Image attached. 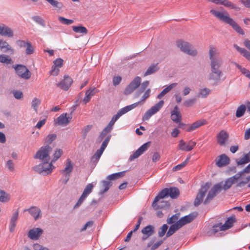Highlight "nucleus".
Here are the masks:
<instances>
[{
	"mask_svg": "<svg viewBox=\"0 0 250 250\" xmlns=\"http://www.w3.org/2000/svg\"><path fill=\"white\" fill-rule=\"evenodd\" d=\"M210 13L220 21L229 24L238 34L242 35L245 34V32L242 28L230 18L227 11H219L211 9Z\"/></svg>",
	"mask_w": 250,
	"mask_h": 250,
	"instance_id": "nucleus-1",
	"label": "nucleus"
},
{
	"mask_svg": "<svg viewBox=\"0 0 250 250\" xmlns=\"http://www.w3.org/2000/svg\"><path fill=\"white\" fill-rule=\"evenodd\" d=\"M209 57L210 61V69L220 70L222 65L223 61L219 57V53L213 46H210L209 50Z\"/></svg>",
	"mask_w": 250,
	"mask_h": 250,
	"instance_id": "nucleus-2",
	"label": "nucleus"
},
{
	"mask_svg": "<svg viewBox=\"0 0 250 250\" xmlns=\"http://www.w3.org/2000/svg\"><path fill=\"white\" fill-rule=\"evenodd\" d=\"M179 195V190L178 188L173 187L165 188L160 191L154 200V204L157 201L164 199V198L170 196L172 199H176Z\"/></svg>",
	"mask_w": 250,
	"mask_h": 250,
	"instance_id": "nucleus-3",
	"label": "nucleus"
},
{
	"mask_svg": "<svg viewBox=\"0 0 250 250\" xmlns=\"http://www.w3.org/2000/svg\"><path fill=\"white\" fill-rule=\"evenodd\" d=\"M43 161L42 163L35 166L33 167V169L37 172L42 174L43 175H48L50 174L53 170L55 168V167L53 165V163L51 161Z\"/></svg>",
	"mask_w": 250,
	"mask_h": 250,
	"instance_id": "nucleus-4",
	"label": "nucleus"
},
{
	"mask_svg": "<svg viewBox=\"0 0 250 250\" xmlns=\"http://www.w3.org/2000/svg\"><path fill=\"white\" fill-rule=\"evenodd\" d=\"M176 43L177 47L182 52L192 56H195L197 54L196 49L188 42L183 40H178Z\"/></svg>",
	"mask_w": 250,
	"mask_h": 250,
	"instance_id": "nucleus-5",
	"label": "nucleus"
},
{
	"mask_svg": "<svg viewBox=\"0 0 250 250\" xmlns=\"http://www.w3.org/2000/svg\"><path fill=\"white\" fill-rule=\"evenodd\" d=\"M52 150V147L48 145L42 146L36 152L34 158L36 159H39L41 161H50V153L51 152Z\"/></svg>",
	"mask_w": 250,
	"mask_h": 250,
	"instance_id": "nucleus-6",
	"label": "nucleus"
},
{
	"mask_svg": "<svg viewBox=\"0 0 250 250\" xmlns=\"http://www.w3.org/2000/svg\"><path fill=\"white\" fill-rule=\"evenodd\" d=\"M16 74L20 78L24 80L29 79L31 76V73L27 68L22 64H16L13 66Z\"/></svg>",
	"mask_w": 250,
	"mask_h": 250,
	"instance_id": "nucleus-7",
	"label": "nucleus"
},
{
	"mask_svg": "<svg viewBox=\"0 0 250 250\" xmlns=\"http://www.w3.org/2000/svg\"><path fill=\"white\" fill-rule=\"evenodd\" d=\"M164 104V101L161 100L154 105L152 106L145 113L142 118L143 120H148L152 115L157 113L161 109V108L163 106Z\"/></svg>",
	"mask_w": 250,
	"mask_h": 250,
	"instance_id": "nucleus-8",
	"label": "nucleus"
},
{
	"mask_svg": "<svg viewBox=\"0 0 250 250\" xmlns=\"http://www.w3.org/2000/svg\"><path fill=\"white\" fill-rule=\"evenodd\" d=\"M223 76V73L220 70L211 69L210 72L208 76V80L213 81L214 85H217L221 82L225 80V78L222 79Z\"/></svg>",
	"mask_w": 250,
	"mask_h": 250,
	"instance_id": "nucleus-9",
	"label": "nucleus"
},
{
	"mask_svg": "<svg viewBox=\"0 0 250 250\" xmlns=\"http://www.w3.org/2000/svg\"><path fill=\"white\" fill-rule=\"evenodd\" d=\"M209 188V185L208 183H206L201 187L194 202L195 206H198L201 204L203 201L204 197H205V194L208 190Z\"/></svg>",
	"mask_w": 250,
	"mask_h": 250,
	"instance_id": "nucleus-10",
	"label": "nucleus"
},
{
	"mask_svg": "<svg viewBox=\"0 0 250 250\" xmlns=\"http://www.w3.org/2000/svg\"><path fill=\"white\" fill-rule=\"evenodd\" d=\"M141 78L139 77H136L126 87L124 93L126 95L129 94L133 92L141 84Z\"/></svg>",
	"mask_w": 250,
	"mask_h": 250,
	"instance_id": "nucleus-11",
	"label": "nucleus"
},
{
	"mask_svg": "<svg viewBox=\"0 0 250 250\" xmlns=\"http://www.w3.org/2000/svg\"><path fill=\"white\" fill-rule=\"evenodd\" d=\"M139 102H137L122 108L118 111L117 113L115 115L112 117V118L116 122L122 115L137 107L139 104Z\"/></svg>",
	"mask_w": 250,
	"mask_h": 250,
	"instance_id": "nucleus-12",
	"label": "nucleus"
},
{
	"mask_svg": "<svg viewBox=\"0 0 250 250\" xmlns=\"http://www.w3.org/2000/svg\"><path fill=\"white\" fill-rule=\"evenodd\" d=\"M242 177L241 174L239 172L234 176L228 178L224 184H222L223 189L227 190L230 188L232 185L237 182Z\"/></svg>",
	"mask_w": 250,
	"mask_h": 250,
	"instance_id": "nucleus-13",
	"label": "nucleus"
},
{
	"mask_svg": "<svg viewBox=\"0 0 250 250\" xmlns=\"http://www.w3.org/2000/svg\"><path fill=\"white\" fill-rule=\"evenodd\" d=\"M196 143L190 140L187 144L183 140L179 141L178 147L180 150L186 151H190L192 150L195 146Z\"/></svg>",
	"mask_w": 250,
	"mask_h": 250,
	"instance_id": "nucleus-14",
	"label": "nucleus"
},
{
	"mask_svg": "<svg viewBox=\"0 0 250 250\" xmlns=\"http://www.w3.org/2000/svg\"><path fill=\"white\" fill-rule=\"evenodd\" d=\"M149 142L144 144L132 155L130 156L129 160L132 161L135 159L138 158L148 149L149 146Z\"/></svg>",
	"mask_w": 250,
	"mask_h": 250,
	"instance_id": "nucleus-15",
	"label": "nucleus"
},
{
	"mask_svg": "<svg viewBox=\"0 0 250 250\" xmlns=\"http://www.w3.org/2000/svg\"><path fill=\"white\" fill-rule=\"evenodd\" d=\"M197 215L198 213L197 212H193L188 215L181 218L177 222L182 227L185 225L189 223L192 221L197 216Z\"/></svg>",
	"mask_w": 250,
	"mask_h": 250,
	"instance_id": "nucleus-16",
	"label": "nucleus"
},
{
	"mask_svg": "<svg viewBox=\"0 0 250 250\" xmlns=\"http://www.w3.org/2000/svg\"><path fill=\"white\" fill-rule=\"evenodd\" d=\"M228 133L224 130H221L217 135V141L218 144L221 146H225L229 139Z\"/></svg>",
	"mask_w": 250,
	"mask_h": 250,
	"instance_id": "nucleus-17",
	"label": "nucleus"
},
{
	"mask_svg": "<svg viewBox=\"0 0 250 250\" xmlns=\"http://www.w3.org/2000/svg\"><path fill=\"white\" fill-rule=\"evenodd\" d=\"M43 230L41 228H33L28 233V237L32 240H38L42 234Z\"/></svg>",
	"mask_w": 250,
	"mask_h": 250,
	"instance_id": "nucleus-18",
	"label": "nucleus"
},
{
	"mask_svg": "<svg viewBox=\"0 0 250 250\" xmlns=\"http://www.w3.org/2000/svg\"><path fill=\"white\" fill-rule=\"evenodd\" d=\"M67 113L61 115L57 119V123L58 125L65 126L67 125L71 121V116L67 117Z\"/></svg>",
	"mask_w": 250,
	"mask_h": 250,
	"instance_id": "nucleus-19",
	"label": "nucleus"
},
{
	"mask_svg": "<svg viewBox=\"0 0 250 250\" xmlns=\"http://www.w3.org/2000/svg\"><path fill=\"white\" fill-rule=\"evenodd\" d=\"M72 82V79L70 77L65 76L64 79L58 83L57 86L64 90H67L71 85Z\"/></svg>",
	"mask_w": 250,
	"mask_h": 250,
	"instance_id": "nucleus-20",
	"label": "nucleus"
},
{
	"mask_svg": "<svg viewBox=\"0 0 250 250\" xmlns=\"http://www.w3.org/2000/svg\"><path fill=\"white\" fill-rule=\"evenodd\" d=\"M0 35L11 38L14 36V33L10 27L1 24H0Z\"/></svg>",
	"mask_w": 250,
	"mask_h": 250,
	"instance_id": "nucleus-21",
	"label": "nucleus"
},
{
	"mask_svg": "<svg viewBox=\"0 0 250 250\" xmlns=\"http://www.w3.org/2000/svg\"><path fill=\"white\" fill-rule=\"evenodd\" d=\"M141 232L144 234L142 240H145L154 233V227L152 225H148L144 228L142 229Z\"/></svg>",
	"mask_w": 250,
	"mask_h": 250,
	"instance_id": "nucleus-22",
	"label": "nucleus"
},
{
	"mask_svg": "<svg viewBox=\"0 0 250 250\" xmlns=\"http://www.w3.org/2000/svg\"><path fill=\"white\" fill-rule=\"evenodd\" d=\"M24 211H28L35 220L42 217L41 210L37 207H31L29 208L24 210Z\"/></svg>",
	"mask_w": 250,
	"mask_h": 250,
	"instance_id": "nucleus-23",
	"label": "nucleus"
},
{
	"mask_svg": "<svg viewBox=\"0 0 250 250\" xmlns=\"http://www.w3.org/2000/svg\"><path fill=\"white\" fill-rule=\"evenodd\" d=\"M171 119L176 123H180L181 120V116L177 105H175L171 112Z\"/></svg>",
	"mask_w": 250,
	"mask_h": 250,
	"instance_id": "nucleus-24",
	"label": "nucleus"
},
{
	"mask_svg": "<svg viewBox=\"0 0 250 250\" xmlns=\"http://www.w3.org/2000/svg\"><path fill=\"white\" fill-rule=\"evenodd\" d=\"M207 122L205 119H202L197 121L196 122L193 123L191 125H190L187 128V131L191 132L196 129L199 128V127L207 124Z\"/></svg>",
	"mask_w": 250,
	"mask_h": 250,
	"instance_id": "nucleus-25",
	"label": "nucleus"
},
{
	"mask_svg": "<svg viewBox=\"0 0 250 250\" xmlns=\"http://www.w3.org/2000/svg\"><path fill=\"white\" fill-rule=\"evenodd\" d=\"M229 159L225 154L221 155L217 160H216V164L218 167H222L229 164Z\"/></svg>",
	"mask_w": 250,
	"mask_h": 250,
	"instance_id": "nucleus-26",
	"label": "nucleus"
},
{
	"mask_svg": "<svg viewBox=\"0 0 250 250\" xmlns=\"http://www.w3.org/2000/svg\"><path fill=\"white\" fill-rule=\"evenodd\" d=\"M73 169V166L70 159H67L66 161V164L64 168L61 171L63 175H71V173Z\"/></svg>",
	"mask_w": 250,
	"mask_h": 250,
	"instance_id": "nucleus-27",
	"label": "nucleus"
},
{
	"mask_svg": "<svg viewBox=\"0 0 250 250\" xmlns=\"http://www.w3.org/2000/svg\"><path fill=\"white\" fill-rule=\"evenodd\" d=\"M236 221V219L234 216H230L228 218L224 224L221 223V227L222 229L224 230H227L232 227L233 223Z\"/></svg>",
	"mask_w": 250,
	"mask_h": 250,
	"instance_id": "nucleus-28",
	"label": "nucleus"
},
{
	"mask_svg": "<svg viewBox=\"0 0 250 250\" xmlns=\"http://www.w3.org/2000/svg\"><path fill=\"white\" fill-rule=\"evenodd\" d=\"M182 228L178 222L177 221L175 223L172 224L169 227L168 231L166 234V237H168L174 234L177 230Z\"/></svg>",
	"mask_w": 250,
	"mask_h": 250,
	"instance_id": "nucleus-29",
	"label": "nucleus"
},
{
	"mask_svg": "<svg viewBox=\"0 0 250 250\" xmlns=\"http://www.w3.org/2000/svg\"><path fill=\"white\" fill-rule=\"evenodd\" d=\"M153 207L156 209L159 208H168L170 206V204L167 201H157L155 204H154V201L152 203Z\"/></svg>",
	"mask_w": 250,
	"mask_h": 250,
	"instance_id": "nucleus-30",
	"label": "nucleus"
},
{
	"mask_svg": "<svg viewBox=\"0 0 250 250\" xmlns=\"http://www.w3.org/2000/svg\"><path fill=\"white\" fill-rule=\"evenodd\" d=\"M177 85V83H174L169 84L167 87L164 89L162 90V91L158 95L157 98L158 99H161L164 96H165L167 93L169 92L172 88H173Z\"/></svg>",
	"mask_w": 250,
	"mask_h": 250,
	"instance_id": "nucleus-31",
	"label": "nucleus"
},
{
	"mask_svg": "<svg viewBox=\"0 0 250 250\" xmlns=\"http://www.w3.org/2000/svg\"><path fill=\"white\" fill-rule=\"evenodd\" d=\"M0 48L3 52H7L8 51L12 53L14 52V50L6 41H0Z\"/></svg>",
	"mask_w": 250,
	"mask_h": 250,
	"instance_id": "nucleus-32",
	"label": "nucleus"
},
{
	"mask_svg": "<svg viewBox=\"0 0 250 250\" xmlns=\"http://www.w3.org/2000/svg\"><path fill=\"white\" fill-rule=\"evenodd\" d=\"M234 47L236 49L242 54L248 60L250 59V52L244 48L240 47L237 44H234Z\"/></svg>",
	"mask_w": 250,
	"mask_h": 250,
	"instance_id": "nucleus-33",
	"label": "nucleus"
},
{
	"mask_svg": "<svg viewBox=\"0 0 250 250\" xmlns=\"http://www.w3.org/2000/svg\"><path fill=\"white\" fill-rule=\"evenodd\" d=\"M10 195L3 190L0 189V202H7L10 200Z\"/></svg>",
	"mask_w": 250,
	"mask_h": 250,
	"instance_id": "nucleus-34",
	"label": "nucleus"
},
{
	"mask_svg": "<svg viewBox=\"0 0 250 250\" xmlns=\"http://www.w3.org/2000/svg\"><path fill=\"white\" fill-rule=\"evenodd\" d=\"M73 30L78 33H81L83 34H86L88 32L87 29L84 26L82 25L80 26H72Z\"/></svg>",
	"mask_w": 250,
	"mask_h": 250,
	"instance_id": "nucleus-35",
	"label": "nucleus"
},
{
	"mask_svg": "<svg viewBox=\"0 0 250 250\" xmlns=\"http://www.w3.org/2000/svg\"><path fill=\"white\" fill-rule=\"evenodd\" d=\"M158 70V67L157 64H153L151 65L145 72L144 76L151 75Z\"/></svg>",
	"mask_w": 250,
	"mask_h": 250,
	"instance_id": "nucleus-36",
	"label": "nucleus"
},
{
	"mask_svg": "<svg viewBox=\"0 0 250 250\" xmlns=\"http://www.w3.org/2000/svg\"><path fill=\"white\" fill-rule=\"evenodd\" d=\"M246 110V106L244 104H241L237 108L236 112V116L237 118L242 117Z\"/></svg>",
	"mask_w": 250,
	"mask_h": 250,
	"instance_id": "nucleus-37",
	"label": "nucleus"
},
{
	"mask_svg": "<svg viewBox=\"0 0 250 250\" xmlns=\"http://www.w3.org/2000/svg\"><path fill=\"white\" fill-rule=\"evenodd\" d=\"M94 89L95 88L89 89L85 92V96L83 99V102L85 104L88 103L91 97L94 95Z\"/></svg>",
	"mask_w": 250,
	"mask_h": 250,
	"instance_id": "nucleus-38",
	"label": "nucleus"
},
{
	"mask_svg": "<svg viewBox=\"0 0 250 250\" xmlns=\"http://www.w3.org/2000/svg\"><path fill=\"white\" fill-rule=\"evenodd\" d=\"M125 173V171H122L120 172H117L115 173H113L108 175L107 177V179L109 180H113L115 179H118L120 177H122L124 176Z\"/></svg>",
	"mask_w": 250,
	"mask_h": 250,
	"instance_id": "nucleus-39",
	"label": "nucleus"
},
{
	"mask_svg": "<svg viewBox=\"0 0 250 250\" xmlns=\"http://www.w3.org/2000/svg\"><path fill=\"white\" fill-rule=\"evenodd\" d=\"M103 187L104 188L103 190H101L100 193L101 194H104V192L108 191L109 188L112 185L111 182L110 181H106L103 180L102 181Z\"/></svg>",
	"mask_w": 250,
	"mask_h": 250,
	"instance_id": "nucleus-40",
	"label": "nucleus"
},
{
	"mask_svg": "<svg viewBox=\"0 0 250 250\" xmlns=\"http://www.w3.org/2000/svg\"><path fill=\"white\" fill-rule=\"evenodd\" d=\"M32 19L42 27H44L45 26V21L41 17L39 16H34L32 17Z\"/></svg>",
	"mask_w": 250,
	"mask_h": 250,
	"instance_id": "nucleus-41",
	"label": "nucleus"
},
{
	"mask_svg": "<svg viewBox=\"0 0 250 250\" xmlns=\"http://www.w3.org/2000/svg\"><path fill=\"white\" fill-rule=\"evenodd\" d=\"M96 185V183L94 184L93 183H90L88 184L85 188L83 192V194L87 197L88 194H89L91 191L92 190L94 187V186Z\"/></svg>",
	"mask_w": 250,
	"mask_h": 250,
	"instance_id": "nucleus-42",
	"label": "nucleus"
},
{
	"mask_svg": "<svg viewBox=\"0 0 250 250\" xmlns=\"http://www.w3.org/2000/svg\"><path fill=\"white\" fill-rule=\"evenodd\" d=\"M210 90L208 88L201 89L198 93V97L203 98H206L210 93Z\"/></svg>",
	"mask_w": 250,
	"mask_h": 250,
	"instance_id": "nucleus-43",
	"label": "nucleus"
},
{
	"mask_svg": "<svg viewBox=\"0 0 250 250\" xmlns=\"http://www.w3.org/2000/svg\"><path fill=\"white\" fill-rule=\"evenodd\" d=\"M62 153L63 151L61 149H56L53 154V159L51 160L52 163H54L59 158L61 157Z\"/></svg>",
	"mask_w": 250,
	"mask_h": 250,
	"instance_id": "nucleus-44",
	"label": "nucleus"
},
{
	"mask_svg": "<svg viewBox=\"0 0 250 250\" xmlns=\"http://www.w3.org/2000/svg\"><path fill=\"white\" fill-rule=\"evenodd\" d=\"M222 5L231 9H238L234 4L229 0H223L222 1Z\"/></svg>",
	"mask_w": 250,
	"mask_h": 250,
	"instance_id": "nucleus-45",
	"label": "nucleus"
},
{
	"mask_svg": "<svg viewBox=\"0 0 250 250\" xmlns=\"http://www.w3.org/2000/svg\"><path fill=\"white\" fill-rule=\"evenodd\" d=\"M103 152L98 149L94 155L91 157V161L95 163L97 162L100 159L101 155H102Z\"/></svg>",
	"mask_w": 250,
	"mask_h": 250,
	"instance_id": "nucleus-46",
	"label": "nucleus"
},
{
	"mask_svg": "<svg viewBox=\"0 0 250 250\" xmlns=\"http://www.w3.org/2000/svg\"><path fill=\"white\" fill-rule=\"evenodd\" d=\"M250 162V159H249L247 156L244 154L243 157L237 160L236 163L237 165H243L247 164Z\"/></svg>",
	"mask_w": 250,
	"mask_h": 250,
	"instance_id": "nucleus-47",
	"label": "nucleus"
},
{
	"mask_svg": "<svg viewBox=\"0 0 250 250\" xmlns=\"http://www.w3.org/2000/svg\"><path fill=\"white\" fill-rule=\"evenodd\" d=\"M149 84V82L148 81H144L143 83L140 84V87L137 92L138 95L144 92L146 88L148 86Z\"/></svg>",
	"mask_w": 250,
	"mask_h": 250,
	"instance_id": "nucleus-48",
	"label": "nucleus"
},
{
	"mask_svg": "<svg viewBox=\"0 0 250 250\" xmlns=\"http://www.w3.org/2000/svg\"><path fill=\"white\" fill-rule=\"evenodd\" d=\"M153 243V241H150V242H149L147 244V247L149 248L151 247V250H155L156 249H157L163 243V241H159L157 243H155L154 244L152 245Z\"/></svg>",
	"mask_w": 250,
	"mask_h": 250,
	"instance_id": "nucleus-49",
	"label": "nucleus"
},
{
	"mask_svg": "<svg viewBox=\"0 0 250 250\" xmlns=\"http://www.w3.org/2000/svg\"><path fill=\"white\" fill-rule=\"evenodd\" d=\"M11 61V58L8 56L1 54L0 55V62L3 63L9 64L10 63Z\"/></svg>",
	"mask_w": 250,
	"mask_h": 250,
	"instance_id": "nucleus-50",
	"label": "nucleus"
},
{
	"mask_svg": "<svg viewBox=\"0 0 250 250\" xmlns=\"http://www.w3.org/2000/svg\"><path fill=\"white\" fill-rule=\"evenodd\" d=\"M58 19L61 23L66 25H70L74 22L73 20L67 19L63 17H59Z\"/></svg>",
	"mask_w": 250,
	"mask_h": 250,
	"instance_id": "nucleus-51",
	"label": "nucleus"
},
{
	"mask_svg": "<svg viewBox=\"0 0 250 250\" xmlns=\"http://www.w3.org/2000/svg\"><path fill=\"white\" fill-rule=\"evenodd\" d=\"M189 158H190V157L188 158L182 163H181V164H180L179 165H178L176 166L175 167H174L173 168V170L174 171H177V170H180L181 168H182L183 167H185L187 165L188 163V162Z\"/></svg>",
	"mask_w": 250,
	"mask_h": 250,
	"instance_id": "nucleus-52",
	"label": "nucleus"
},
{
	"mask_svg": "<svg viewBox=\"0 0 250 250\" xmlns=\"http://www.w3.org/2000/svg\"><path fill=\"white\" fill-rule=\"evenodd\" d=\"M179 218V215L178 214H176L173 215L171 217L168 218L167 219V223L168 224H172L175 223L177 221H178Z\"/></svg>",
	"mask_w": 250,
	"mask_h": 250,
	"instance_id": "nucleus-53",
	"label": "nucleus"
},
{
	"mask_svg": "<svg viewBox=\"0 0 250 250\" xmlns=\"http://www.w3.org/2000/svg\"><path fill=\"white\" fill-rule=\"evenodd\" d=\"M211 189L217 194V193L220 192L221 190L223 189L222 182H220L214 185Z\"/></svg>",
	"mask_w": 250,
	"mask_h": 250,
	"instance_id": "nucleus-54",
	"label": "nucleus"
},
{
	"mask_svg": "<svg viewBox=\"0 0 250 250\" xmlns=\"http://www.w3.org/2000/svg\"><path fill=\"white\" fill-rule=\"evenodd\" d=\"M216 195V193L214 192L212 189L208 192V194L206 199L204 201L205 204H207L210 200L213 199V198Z\"/></svg>",
	"mask_w": 250,
	"mask_h": 250,
	"instance_id": "nucleus-55",
	"label": "nucleus"
},
{
	"mask_svg": "<svg viewBox=\"0 0 250 250\" xmlns=\"http://www.w3.org/2000/svg\"><path fill=\"white\" fill-rule=\"evenodd\" d=\"M40 104H41L40 100L37 98H34L32 101L31 105H32V107L34 108V109L36 111H37V108H38V106Z\"/></svg>",
	"mask_w": 250,
	"mask_h": 250,
	"instance_id": "nucleus-56",
	"label": "nucleus"
},
{
	"mask_svg": "<svg viewBox=\"0 0 250 250\" xmlns=\"http://www.w3.org/2000/svg\"><path fill=\"white\" fill-rule=\"evenodd\" d=\"M221 223H218L216 225H214L211 229V233H215L217 232L218 231H222L224 230V229H222V227H221Z\"/></svg>",
	"mask_w": 250,
	"mask_h": 250,
	"instance_id": "nucleus-57",
	"label": "nucleus"
},
{
	"mask_svg": "<svg viewBox=\"0 0 250 250\" xmlns=\"http://www.w3.org/2000/svg\"><path fill=\"white\" fill-rule=\"evenodd\" d=\"M168 229V226L167 224H164L161 228H160L159 232L158 235L160 237H163L166 233L167 229Z\"/></svg>",
	"mask_w": 250,
	"mask_h": 250,
	"instance_id": "nucleus-58",
	"label": "nucleus"
},
{
	"mask_svg": "<svg viewBox=\"0 0 250 250\" xmlns=\"http://www.w3.org/2000/svg\"><path fill=\"white\" fill-rule=\"evenodd\" d=\"M25 47V53L27 55H31L34 53V49L31 42H29Z\"/></svg>",
	"mask_w": 250,
	"mask_h": 250,
	"instance_id": "nucleus-59",
	"label": "nucleus"
},
{
	"mask_svg": "<svg viewBox=\"0 0 250 250\" xmlns=\"http://www.w3.org/2000/svg\"><path fill=\"white\" fill-rule=\"evenodd\" d=\"M196 101L195 98H191L188 99L183 103L184 105L187 107H190Z\"/></svg>",
	"mask_w": 250,
	"mask_h": 250,
	"instance_id": "nucleus-60",
	"label": "nucleus"
},
{
	"mask_svg": "<svg viewBox=\"0 0 250 250\" xmlns=\"http://www.w3.org/2000/svg\"><path fill=\"white\" fill-rule=\"evenodd\" d=\"M150 89H147L144 93L143 96L142 97L141 101L139 102V104L141 102L145 101L147 98H148L150 96Z\"/></svg>",
	"mask_w": 250,
	"mask_h": 250,
	"instance_id": "nucleus-61",
	"label": "nucleus"
},
{
	"mask_svg": "<svg viewBox=\"0 0 250 250\" xmlns=\"http://www.w3.org/2000/svg\"><path fill=\"white\" fill-rule=\"evenodd\" d=\"M54 66L61 68L63 64V60L61 58H58L55 60L54 62Z\"/></svg>",
	"mask_w": 250,
	"mask_h": 250,
	"instance_id": "nucleus-62",
	"label": "nucleus"
},
{
	"mask_svg": "<svg viewBox=\"0 0 250 250\" xmlns=\"http://www.w3.org/2000/svg\"><path fill=\"white\" fill-rule=\"evenodd\" d=\"M56 135L54 134L48 135L46 139L45 142L48 144H51L52 142L56 139Z\"/></svg>",
	"mask_w": 250,
	"mask_h": 250,
	"instance_id": "nucleus-63",
	"label": "nucleus"
},
{
	"mask_svg": "<svg viewBox=\"0 0 250 250\" xmlns=\"http://www.w3.org/2000/svg\"><path fill=\"white\" fill-rule=\"evenodd\" d=\"M14 97L18 100H20L23 97V93L22 92L18 90H14L13 91Z\"/></svg>",
	"mask_w": 250,
	"mask_h": 250,
	"instance_id": "nucleus-64",
	"label": "nucleus"
}]
</instances>
